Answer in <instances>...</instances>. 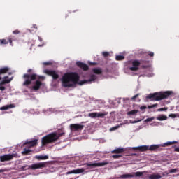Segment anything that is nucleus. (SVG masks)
Returning <instances> with one entry per match:
<instances>
[{
    "mask_svg": "<svg viewBox=\"0 0 179 179\" xmlns=\"http://www.w3.org/2000/svg\"><path fill=\"white\" fill-rule=\"evenodd\" d=\"M97 79L96 74H91L88 80H83L79 82V75L76 73H66L62 78V85L64 87H73L76 85H85L90 82H95Z\"/></svg>",
    "mask_w": 179,
    "mask_h": 179,
    "instance_id": "1",
    "label": "nucleus"
},
{
    "mask_svg": "<svg viewBox=\"0 0 179 179\" xmlns=\"http://www.w3.org/2000/svg\"><path fill=\"white\" fill-rule=\"evenodd\" d=\"M43 78L44 77L38 76H37V74H24V78L25 79V81L24 82L23 85L24 86H29V85H30V83H31L33 80H36L33 83L31 90L37 92V90H38V89H41V87H44V83L37 80L43 79Z\"/></svg>",
    "mask_w": 179,
    "mask_h": 179,
    "instance_id": "2",
    "label": "nucleus"
},
{
    "mask_svg": "<svg viewBox=\"0 0 179 179\" xmlns=\"http://www.w3.org/2000/svg\"><path fill=\"white\" fill-rule=\"evenodd\" d=\"M63 135H65V132H62L60 134L57 132L51 133L42 138V144L47 145V143H52V142L58 141V139Z\"/></svg>",
    "mask_w": 179,
    "mask_h": 179,
    "instance_id": "3",
    "label": "nucleus"
},
{
    "mask_svg": "<svg viewBox=\"0 0 179 179\" xmlns=\"http://www.w3.org/2000/svg\"><path fill=\"white\" fill-rule=\"evenodd\" d=\"M172 93V91L155 92L154 94H150L148 95V99H152V100H155V101H160V100L168 99L169 96H171Z\"/></svg>",
    "mask_w": 179,
    "mask_h": 179,
    "instance_id": "4",
    "label": "nucleus"
},
{
    "mask_svg": "<svg viewBox=\"0 0 179 179\" xmlns=\"http://www.w3.org/2000/svg\"><path fill=\"white\" fill-rule=\"evenodd\" d=\"M48 162H37L35 164H33L31 165H25L22 166L21 167V169L24 171V170H37L40 169H45L47 167Z\"/></svg>",
    "mask_w": 179,
    "mask_h": 179,
    "instance_id": "5",
    "label": "nucleus"
},
{
    "mask_svg": "<svg viewBox=\"0 0 179 179\" xmlns=\"http://www.w3.org/2000/svg\"><path fill=\"white\" fill-rule=\"evenodd\" d=\"M130 64L132 65V66H129V75L134 76V75H135V72L139 69L141 62H139L138 60H134L131 62Z\"/></svg>",
    "mask_w": 179,
    "mask_h": 179,
    "instance_id": "6",
    "label": "nucleus"
},
{
    "mask_svg": "<svg viewBox=\"0 0 179 179\" xmlns=\"http://www.w3.org/2000/svg\"><path fill=\"white\" fill-rule=\"evenodd\" d=\"M107 114H108V113L107 112H93L89 113L88 117H90V118H103L104 117H106V115H107Z\"/></svg>",
    "mask_w": 179,
    "mask_h": 179,
    "instance_id": "7",
    "label": "nucleus"
},
{
    "mask_svg": "<svg viewBox=\"0 0 179 179\" xmlns=\"http://www.w3.org/2000/svg\"><path fill=\"white\" fill-rule=\"evenodd\" d=\"M144 173L145 172L137 171V172L134 173L133 174H129V173L123 174V175L120 176V178H132L134 177H142V176H143Z\"/></svg>",
    "mask_w": 179,
    "mask_h": 179,
    "instance_id": "8",
    "label": "nucleus"
},
{
    "mask_svg": "<svg viewBox=\"0 0 179 179\" xmlns=\"http://www.w3.org/2000/svg\"><path fill=\"white\" fill-rule=\"evenodd\" d=\"M108 162H88L85 164V166H88L89 167H103V166H107Z\"/></svg>",
    "mask_w": 179,
    "mask_h": 179,
    "instance_id": "9",
    "label": "nucleus"
},
{
    "mask_svg": "<svg viewBox=\"0 0 179 179\" xmlns=\"http://www.w3.org/2000/svg\"><path fill=\"white\" fill-rule=\"evenodd\" d=\"M8 76H4L3 80L0 83V90L1 92H3V90H5V87L2 86V85H5L6 83H10V82H12V80L13 79V77H11L9 79H8Z\"/></svg>",
    "mask_w": 179,
    "mask_h": 179,
    "instance_id": "10",
    "label": "nucleus"
},
{
    "mask_svg": "<svg viewBox=\"0 0 179 179\" xmlns=\"http://www.w3.org/2000/svg\"><path fill=\"white\" fill-rule=\"evenodd\" d=\"M16 155L15 154H7L0 157V162H9V160H12L13 157H15Z\"/></svg>",
    "mask_w": 179,
    "mask_h": 179,
    "instance_id": "11",
    "label": "nucleus"
},
{
    "mask_svg": "<svg viewBox=\"0 0 179 179\" xmlns=\"http://www.w3.org/2000/svg\"><path fill=\"white\" fill-rule=\"evenodd\" d=\"M83 124H70V129L71 131H82L83 129Z\"/></svg>",
    "mask_w": 179,
    "mask_h": 179,
    "instance_id": "12",
    "label": "nucleus"
},
{
    "mask_svg": "<svg viewBox=\"0 0 179 179\" xmlns=\"http://www.w3.org/2000/svg\"><path fill=\"white\" fill-rule=\"evenodd\" d=\"M45 73H47V75H50V76H52L53 79H58L59 78L58 73L52 70H45Z\"/></svg>",
    "mask_w": 179,
    "mask_h": 179,
    "instance_id": "13",
    "label": "nucleus"
},
{
    "mask_svg": "<svg viewBox=\"0 0 179 179\" xmlns=\"http://www.w3.org/2000/svg\"><path fill=\"white\" fill-rule=\"evenodd\" d=\"M24 145H27V148H33L37 145V139L25 141L23 143V146H24Z\"/></svg>",
    "mask_w": 179,
    "mask_h": 179,
    "instance_id": "14",
    "label": "nucleus"
},
{
    "mask_svg": "<svg viewBox=\"0 0 179 179\" xmlns=\"http://www.w3.org/2000/svg\"><path fill=\"white\" fill-rule=\"evenodd\" d=\"M85 172V169L81 168V169H73L70 171L66 172V174H80V173H84Z\"/></svg>",
    "mask_w": 179,
    "mask_h": 179,
    "instance_id": "15",
    "label": "nucleus"
},
{
    "mask_svg": "<svg viewBox=\"0 0 179 179\" xmlns=\"http://www.w3.org/2000/svg\"><path fill=\"white\" fill-rule=\"evenodd\" d=\"M76 65L79 66V68H81V69H83V71H87V69H89V66L82 62H77Z\"/></svg>",
    "mask_w": 179,
    "mask_h": 179,
    "instance_id": "16",
    "label": "nucleus"
},
{
    "mask_svg": "<svg viewBox=\"0 0 179 179\" xmlns=\"http://www.w3.org/2000/svg\"><path fill=\"white\" fill-rule=\"evenodd\" d=\"M132 149H138L140 152H146V150H149V145H141L138 147H133Z\"/></svg>",
    "mask_w": 179,
    "mask_h": 179,
    "instance_id": "17",
    "label": "nucleus"
},
{
    "mask_svg": "<svg viewBox=\"0 0 179 179\" xmlns=\"http://www.w3.org/2000/svg\"><path fill=\"white\" fill-rule=\"evenodd\" d=\"M159 148H162V145L160 144H157V145H148V150H157Z\"/></svg>",
    "mask_w": 179,
    "mask_h": 179,
    "instance_id": "18",
    "label": "nucleus"
},
{
    "mask_svg": "<svg viewBox=\"0 0 179 179\" xmlns=\"http://www.w3.org/2000/svg\"><path fill=\"white\" fill-rule=\"evenodd\" d=\"M178 142L176 141H167L166 143H164L163 144H160L161 145V148H166V146H171V145L174 144V143H177Z\"/></svg>",
    "mask_w": 179,
    "mask_h": 179,
    "instance_id": "19",
    "label": "nucleus"
},
{
    "mask_svg": "<svg viewBox=\"0 0 179 179\" xmlns=\"http://www.w3.org/2000/svg\"><path fill=\"white\" fill-rule=\"evenodd\" d=\"M9 108H15V104L6 105L3 107H1L0 110L3 111L5 110H9Z\"/></svg>",
    "mask_w": 179,
    "mask_h": 179,
    "instance_id": "20",
    "label": "nucleus"
},
{
    "mask_svg": "<svg viewBox=\"0 0 179 179\" xmlns=\"http://www.w3.org/2000/svg\"><path fill=\"white\" fill-rule=\"evenodd\" d=\"M162 176L159 173H153L149 176V179H160Z\"/></svg>",
    "mask_w": 179,
    "mask_h": 179,
    "instance_id": "21",
    "label": "nucleus"
},
{
    "mask_svg": "<svg viewBox=\"0 0 179 179\" xmlns=\"http://www.w3.org/2000/svg\"><path fill=\"white\" fill-rule=\"evenodd\" d=\"M36 159H38V160H47L48 155H36Z\"/></svg>",
    "mask_w": 179,
    "mask_h": 179,
    "instance_id": "22",
    "label": "nucleus"
},
{
    "mask_svg": "<svg viewBox=\"0 0 179 179\" xmlns=\"http://www.w3.org/2000/svg\"><path fill=\"white\" fill-rule=\"evenodd\" d=\"M156 120H157L158 121H165L166 120H167V116L164 115H160L157 117H156Z\"/></svg>",
    "mask_w": 179,
    "mask_h": 179,
    "instance_id": "23",
    "label": "nucleus"
},
{
    "mask_svg": "<svg viewBox=\"0 0 179 179\" xmlns=\"http://www.w3.org/2000/svg\"><path fill=\"white\" fill-rule=\"evenodd\" d=\"M124 152V148H119L111 151V153H122Z\"/></svg>",
    "mask_w": 179,
    "mask_h": 179,
    "instance_id": "24",
    "label": "nucleus"
},
{
    "mask_svg": "<svg viewBox=\"0 0 179 179\" xmlns=\"http://www.w3.org/2000/svg\"><path fill=\"white\" fill-rule=\"evenodd\" d=\"M92 71L94 73H96V75H100L103 71H101V69L100 68H94L92 69Z\"/></svg>",
    "mask_w": 179,
    "mask_h": 179,
    "instance_id": "25",
    "label": "nucleus"
},
{
    "mask_svg": "<svg viewBox=\"0 0 179 179\" xmlns=\"http://www.w3.org/2000/svg\"><path fill=\"white\" fill-rule=\"evenodd\" d=\"M9 71V68L8 67H4L0 69V75H2V73H6Z\"/></svg>",
    "mask_w": 179,
    "mask_h": 179,
    "instance_id": "26",
    "label": "nucleus"
},
{
    "mask_svg": "<svg viewBox=\"0 0 179 179\" xmlns=\"http://www.w3.org/2000/svg\"><path fill=\"white\" fill-rule=\"evenodd\" d=\"M136 114H138V110H133L127 113V115H135Z\"/></svg>",
    "mask_w": 179,
    "mask_h": 179,
    "instance_id": "27",
    "label": "nucleus"
},
{
    "mask_svg": "<svg viewBox=\"0 0 179 179\" xmlns=\"http://www.w3.org/2000/svg\"><path fill=\"white\" fill-rule=\"evenodd\" d=\"M31 150L29 148H24V150L22 152V155H29Z\"/></svg>",
    "mask_w": 179,
    "mask_h": 179,
    "instance_id": "28",
    "label": "nucleus"
},
{
    "mask_svg": "<svg viewBox=\"0 0 179 179\" xmlns=\"http://www.w3.org/2000/svg\"><path fill=\"white\" fill-rule=\"evenodd\" d=\"M124 58H125V57H124V55H117L115 57V59L117 61H122V59H124Z\"/></svg>",
    "mask_w": 179,
    "mask_h": 179,
    "instance_id": "29",
    "label": "nucleus"
},
{
    "mask_svg": "<svg viewBox=\"0 0 179 179\" xmlns=\"http://www.w3.org/2000/svg\"><path fill=\"white\" fill-rule=\"evenodd\" d=\"M3 44H8V41L6 39H0V45H3Z\"/></svg>",
    "mask_w": 179,
    "mask_h": 179,
    "instance_id": "30",
    "label": "nucleus"
},
{
    "mask_svg": "<svg viewBox=\"0 0 179 179\" xmlns=\"http://www.w3.org/2000/svg\"><path fill=\"white\" fill-rule=\"evenodd\" d=\"M145 76H148V78H152V76H155V74L151 71L150 73H146Z\"/></svg>",
    "mask_w": 179,
    "mask_h": 179,
    "instance_id": "31",
    "label": "nucleus"
},
{
    "mask_svg": "<svg viewBox=\"0 0 179 179\" xmlns=\"http://www.w3.org/2000/svg\"><path fill=\"white\" fill-rule=\"evenodd\" d=\"M155 120V117H148L145 120V122H150V121H153Z\"/></svg>",
    "mask_w": 179,
    "mask_h": 179,
    "instance_id": "32",
    "label": "nucleus"
},
{
    "mask_svg": "<svg viewBox=\"0 0 179 179\" xmlns=\"http://www.w3.org/2000/svg\"><path fill=\"white\" fill-rule=\"evenodd\" d=\"M121 155H112V157L113 158V159H120V157H121Z\"/></svg>",
    "mask_w": 179,
    "mask_h": 179,
    "instance_id": "33",
    "label": "nucleus"
},
{
    "mask_svg": "<svg viewBox=\"0 0 179 179\" xmlns=\"http://www.w3.org/2000/svg\"><path fill=\"white\" fill-rule=\"evenodd\" d=\"M102 55H103V57H108L110 53L108 52H103Z\"/></svg>",
    "mask_w": 179,
    "mask_h": 179,
    "instance_id": "34",
    "label": "nucleus"
},
{
    "mask_svg": "<svg viewBox=\"0 0 179 179\" xmlns=\"http://www.w3.org/2000/svg\"><path fill=\"white\" fill-rule=\"evenodd\" d=\"M173 173H177V169H173L169 170V173L170 174H171Z\"/></svg>",
    "mask_w": 179,
    "mask_h": 179,
    "instance_id": "35",
    "label": "nucleus"
},
{
    "mask_svg": "<svg viewBox=\"0 0 179 179\" xmlns=\"http://www.w3.org/2000/svg\"><path fill=\"white\" fill-rule=\"evenodd\" d=\"M118 128H120V127L116 126V127L110 128V131H115L116 129H118Z\"/></svg>",
    "mask_w": 179,
    "mask_h": 179,
    "instance_id": "36",
    "label": "nucleus"
},
{
    "mask_svg": "<svg viewBox=\"0 0 179 179\" xmlns=\"http://www.w3.org/2000/svg\"><path fill=\"white\" fill-rule=\"evenodd\" d=\"M152 127H157L159 125V122H155L154 123H151Z\"/></svg>",
    "mask_w": 179,
    "mask_h": 179,
    "instance_id": "37",
    "label": "nucleus"
},
{
    "mask_svg": "<svg viewBox=\"0 0 179 179\" xmlns=\"http://www.w3.org/2000/svg\"><path fill=\"white\" fill-rule=\"evenodd\" d=\"M158 111H167V108H161L158 109Z\"/></svg>",
    "mask_w": 179,
    "mask_h": 179,
    "instance_id": "38",
    "label": "nucleus"
},
{
    "mask_svg": "<svg viewBox=\"0 0 179 179\" xmlns=\"http://www.w3.org/2000/svg\"><path fill=\"white\" fill-rule=\"evenodd\" d=\"M157 105L156 104H154V105H152V106H148V108L150 109V108H155V107H157Z\"/></svg>",
    "mask_w": 179,
    "mask_h": 179,
    "instance_id": "39",
    "label": "nucleus"
},
{
    "mask_svg": "<svg viewBox=\"0 0 179 179\" xmlns=\"http://www.w3.org/2000/svg\"><path fill=\"white\" fill-rule=\"evenodd\" d=\"M138 96H139V94H137L136 95H134L132 98L131 100H135V99H136L138 97Z\"/></svg>",
    "mask_w": 179,
    "mask_h": 179,
    "instance_id": "40",
    "label": "nucleus"
},
{
    "mask_svg": "<svg viewBox=\"0 0 179 179\" xmlns=\"http://www.w3.org/2000/svg\"><path fill=\"white\" fill-rule=\"evenodd\" d=\"M169 117H170L171 118H176V114H170V115H169Z\"/></svg>",
    "mask_w": 179,
    "mask_h": 179,
    "instance_id": "41",
    "label": "nucleus"
},
{
    "mask_svg": "<svg viewBox=\"0 0 179 179\" xmlns=\"http://www.w3.org/2000/svg\"><path fill=\"white\" fill-rule=\"evenodd\" d=\"M13 33V34H19V33H20V31H19V30H15Z\"/></svg>",
    "mask_w": 179,
    "mask_h": 179,
    "instance_id": "42",
    "label": "nucleus"
},
{
    "mask_svg": "<svg viewBox=\"0 0 179 179\" xmlns=\"http://www.w3.org/2000/svg\"><path fill=\"white\" fill-rule=\"evenodd\" d=\"M148 55H150V57H153V55H155V53H153L152 52H150Z\"/></svg>",
    "mask_w": 179,
    "mask_h": 179,
    "instance_id": "43",
    "label": "nucleus"
},
{
    "mask_svg": "<svg viewBox=\"0 0 179 179\" xmlns=\"http://www.w3.org/2000/svg\"><path fill=\"white\" fill-rule=\"evenodd\" d=\"M51 64V62H46L43 63V65H50Z\"/></svg>",
    "mask_w": 179,
    "mask_h": 179,
    "instance_id": "44",
    "label": "nucleus"
},
{
    "mask_svg": "<svg viewBox=\"0 0 179 179\" xmlns=\"http://www.w3.org/2000/svg\"><path fill=\"white\" fill-rule=\"evenodd\" d=\"M140 108L141 110H146V106H141Z\"/></svg>",
    "mask_w": 179,
    "mask_h": 179,
    "instance_id": "45",
    "label": "nucleus"
},
{
    "mask_svg": "<svg viewBox=\"0 0 179 179\" xmlns=\"http://www.w3.org/2000/svg\"><path fill=\"white\" fill-rule=\"evenodd\" d=\"M141 120H137V121H133L131 122V124H136V122H139Z\"/></svg>",
    "mask_w": 179,
    "mask_h": 179,
    "instance_id": "46",
    "label": "nucleus"
},
{
    "mask_svg": "<svg viewBox=\"0 0 179 179\" xmlns=\"http://www.w3.org/2000/svg\"><path fill=\"white\" fill-rule=\"evenodd\" d=\"M6 171V169H0V173H5Z\"/></svg>",
    "mask_w": 179,
    "mask_h": 179,
    "instance_id": "47",
    "label": "nucleus"
},
{
    "mask_svg": "<svg viewBox=\"0 0 179 179\" xmlns=\"http://www.w3.org/2000/svg\"><path fill=\"white\" fill-rule=\"evenodd\" d=\"M38 40H39V41H43V38H41V37H40V36H38Z\"/></svg>",
    "mask_w": 179,
    "mask_h": 179,
    "instance_id": "48",
    "label": "nucleus"
},
{
    "mask_svg": "<svg viewBox=\"0 0 179 179\" xmlns=\"http://www.w3.org/2000/svg\"><path fill=\"white\" fill-rule=\"evenodd\" d=\"M9 43H10V45H12V39H9Z\"/></svg>",
    "mask_w": 179,
    "mask_h": 179,
    "instance_id": "49",
    "label": "nucleus"
},
{
    "mask_svg": "<svg viewBox=\"0 0 179 179\" xmlns=\"http://www.w3.org/2000/svg\"><path fill=\"white\" fill-rule=\"evenodd\" d=\"M27 72H31V69H28Z\"/></svg>",
    "mask_w": 179,
    "mask_h": 179,
    "instance_id": "50",
    "label": "nucleus"
},
{
    "mask_svg": "<svg viewBox=\"0 0 179 179\" xmlns=\"http://www.w3.org/2000/svg\"><path fill=\"white\" fill-rule=\"evenodd\" d=\"M43 45H44V44H43V45H38V47H43Z\"/></svg>",
    "mask_w": 179,
    "mask_h": 179,
    "instance_id": "51",
    "label": "nucleus"
},
{
    "mask_svg": "<svg viewBox=\"0 0 179 179\" xmlns=\"http://www.w3.org/2000/svg\"><path fill=\"white\" fill-rule=\"evenodd\" d=\"M2 101V98L0 97V103Z\"/></svg>",
    "mask_w": 179,
    "mask_h": 179,
    "instance_id": "52",
    "label": "nucleus"
},
{
    "mask_svg": "<svg viewBox=\"0 0 179 179\" xmlns=\"http://www.w3.org/2000/svg\"><path fill=\"white\" fill-rule=\"evenodd\" d=\"M8 75H12V73H8Z\"/></svg>",
    "mask_w": 179,
    "mask_h": 179,
    "instance_id": "53",
    "label": "nucleus"
},
{
    "mask_svg": "<svg viewBox=\"0 0 179 179\" xmlns=\"http://www.w3.org/2000/svg\"><path fill=\"white\" fill-rule=\"evenodd\" d=\"M0 80H1V77H0Z\"/></svg>",
    "mask_w": 179,
    "mask_h": 179,
    "instance_id": "54",
    "label": "nucleus"
}]
</instances>
